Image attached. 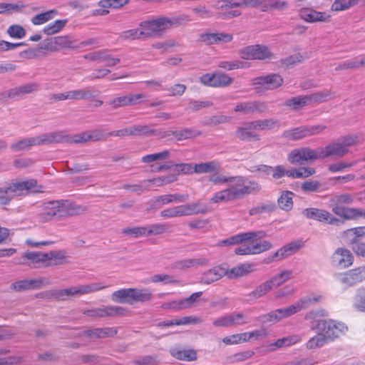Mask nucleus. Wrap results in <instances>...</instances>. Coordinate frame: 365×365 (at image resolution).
Masks as SVG:
<instances>
[{
    "mask_svg": "<svg viewBox=\"0 0 365 365\" xmlns=\"http://www.w3.org/2000/svg\"><path fill=\"white\" fill-rule=\"evenodd\" d=\"M283 83V78L278 74H270L260 76L254 79L253 84L262 86L267 90H272L279 87Z\"/></svg>",
    "mask_w": 365,
    "mask_h": 365,
    "instance_id": "nucleus-24",
    "label": "nucleus"
},
{
    "mask_svg": "<svg viewBox=\"0 0 365 365\" xmlns=\"http://www.w3.org/2000/svg\"><path fill=\"white\" fill-rule=\"evenodd\" d=\"M150 282L153 283L163 282L165 284H180V280L175 279L173 276L166 274H156L150 277Z\"/></svg>",
    "mask_w": 365,
    "mask_h": 365,
    "instance_id": "nucleus-48",
    "label": "nucleus"
},
{
    "mask_svg": "<svg viewBox=\"0 0 365 365\" xmlns=\"http://www.w3.org/2000/svg\"><path fill=\"white\" fill-rule=\"evenodd\" d=\"M191 19L189 15L182 14L172 17L160 16L150 20L143 21L139 24L141 29H129L122 31L119 37L123 40H135L158 37L166 30L180 26Z\"/></svg>",
    "mask_w": 365,
    "mask_h": 365,
    "instance_id": "nucleus-1",
    "label": "nucleus"
},
{
    "mask_svg": "<svg viewBox=\"0 0 365 365\" xmlns=\"http://www.w3.org/2000/svg\"><path fill=\"white\" fill-rule=\"evenodd\" d=\"M217 168L216 163L209 161L195 164L194 166V173H210L213 172Z\"/></svg>",
    "mask_w": 365,
    "mask_h": 365,
    "instance_id": "nucleus-57",
    "label": "nucleus"
},
{
    "mask_svg": "<svg viewBox=\"0 0 365 365\" xmlns=\"http://www.w3.org/2000/svg\"><path fill=\"white\" fill-rule=\"evenodd\" d=\"M359 162V160H356V161H351V162H344V161L337 162V163L329 165L328 170L331 173L341 172L346 168H349L355 166Z\"/></svg>",
    "mask_w": 365,
    "mask_h": 365,
    "instance_id": "nucleus-61",
    "label": "nucleus"
},
{
    "mask_svg": "<svg viewBox=\"0 0 365 365\" xmlns=\"http://www.w3.org/2000/svg\"><path fill=\"white\" fill-rule=\"evenodd\" d=\"M240 55L243 59L265 60L274 57L273 53L264 45L255 44L248 46L240 51Z\"/></svg>",
    "mask_w": 365,
    "mask_h": 365,
    "instance_id": "nucleus-10",
    "label": "nucleus"
},
{
    "mask_svg": "<svg viewBox=\"0 0 365 365\" xmlns=\"http://www.w3.org/2000/svg\"><path fill=\"white\" fill-rule=\"evenodd\" d=\"M282 137L289 140H299L307 138L306 125L286 130L283 132Z\"/></svg>",
    "mask_w": 365,
    "mask_h": 365,
    "instance_id": "nucleus-31",
    "label": "nucleus"
},
{
    "mask_svg": "<svg viewBox=\"0 0 365 365\" xmlns=\"http://www.w3.org/2000/svg\"><path fill=\"white\" fill-rule=\"evenodd\" d=\"M253 239L248 241V245H242L235 250V253L238 255H258L270 250L272 247L270 242L267 240H259Z\"/></svg>",
    "mask_w": 365,
    "mask_h": 365,
    "instance_id": "nucleus-9",
    "label": "nucleus"
},
{
    "mask_svg": "<svg viewBox=\"0 0 365 365\" xmlns=\"http://www.w3.org/2000/svg\"><path fill=\"white\" fill-rule=\"evenodd\" d=\"M108 287V285H106L103 282H93L88 284L80 285L82 295L98 292Z\"/></svg>",
    "mask_w": 365,
    "mask_h": 365,
    "instance_id": "nucleus-55",
    "label": "nucleus"
},
{
    "mask_svg": "<svg viewBox=\"0 0 365 365\" xmlns=\"http://www.w3.org/2000/svg\"><path fill=\"white\" fill-rule=\"evenodd\" d=\"M233 82V78L223 73H214V88L226 87Z\"/></svg>",
    "mask_w": 365,
    "mask_h": 365,
    "instance_id": "nucleus-51",
    "label": "nucleus"
},
{
    "mask_svg": "<svg viewBox=\"0 0 365 365\" xmlns=\"http://www.w3.org/2000/svg\"><path fill=\"white\" fill-rule=\"evenodd\" d=\"M360 2V0H334L331 9L334 11H344Z\"/></svg>",
    "mask_w": 365,
    "mask_h": 365,
    "instance_id": "nucleus-50",
    "label": "nucleus"
},
{
    "mask_svg": "<svg viewBox=\"0 0 365 365\" xmlns=\"http://www.w3.org/2000/svg\"><path fill=\"white\" fill-rule=\"evenodd\" d=\"M232 326H241L250 322V318L241 312L230 314Z\"/></svg>",
    "mask_w": 365,
    "mask_h": 365,
    "instance_id": "nucleus-63",
    "label": "nucleus"
},
{
    "mask_svg": "<svg viewBox=\"0 0 365 365\" xmlns=\"http://www.w3.org/2000/svg\"><path fill=\"white\" fill-rule=\"evenodd\" d=\"M302 214L307 219L314 220L321 222H325L331 225L340 226L344 224V220L334 217L329 211L317 207L306 208Z\"/></svg>",
    "mask_w": 365,
    "mask_h": 365,
    "instance_id": "nucleus-8",
    "label": "nucleus"
},
{
    "mask_svg": "<svg viewBox=\"0 0 365 365\" xmlns=\"http://www.w3.org/2000/svg\"><path fill=\"white\" fill-rule=\"evenodd\" d=\"M43 188L35 179L6 182L0 187V205H7L16 197L42 192Z\"/></svg>",
    "mask_w": 365,
    "mask_h": 365,
    "instance_id": "nucleus-2",
    "label": "nucleus"
},
{
    "mask_svg": "<svg viewBox=\"0 0 365 365\" xmlns=\"http://www.w3.org/2000/svg\"><path fill=\"white\" fill-rule=\"evenodd\" d=\"M75 48L73 42L67 36H59L48 39V42L43 48L51 51H58L59 49Z\"/></svg>",
    "mask_w": 365,
    "mask_h": 365,
    "instance_id": "nucleus-26",
    "label": "nucleus"
},
{
    "mask_svg": "<svg viewBox=\"0 0 365 365\" xmlns=\"http://www.w3.org/2000/svg\"><path fill=\"white\" fill-rule=\"evenodd\" d=\"M292 271L284 270L279 274L272 277L269 280L273 287H277L287 282L292 277Z\"/></svg>",
    "mask_w": 365,
    "mask_h": 365,
    "instance_id": "nucleus-49",
    "label": "nucleus"
},
{
    "mask_svg": "<svg viewBox=\"0 0 365 365\" xmlns=\"http://www.w3.org/2000/svg\"><path fill=\"white\" fill-rule=\"evenodd\" d=\"M25 259L30 261L34 267H48L51 265V262H48L47 252H26L23 256Z\"/></svg>",
    "mask_w": 365,
    "mask_h": 365,
    "instance_id": "nucleus-28",
    "label": "nucleus"
},
{
    "mask_svg": "<svg viewBox=\"0 0 365 365\" xmlns=\"http://www.w3.org/2000/svg\"><path fill=\"white\" fill-rule=\"evenodd\" d=\"M95 96L91 88H84L78 90L68 91L64 93L53 94L50 99L54 101L66 100H89Z\"/></svg>",
    "mask_w": 365,
    "mask_h": 365,
    "instance_id": "nucleus-13",
    "label": "nucleus"
},
{
    "mask_svg": "<svg viewBox=\"0 0 365 365\" xmlns=\"http://www.w3.org/2000/svg\"><path fill=\"white\" fill-rule=\"evenodd\" d=\"M170 354L179 360L192 361L197 359V353L193 349H180L179 348H172L170 350Z\"/></svg>",
    "mask_w": 365,
    "mask_h": 365,
    "instance_id": "nucleus-30",
    "label": "nucleus"
},
{
    "mask_svg": "<svg viewBox=\"0 0 365 365\" xmlns=\"http://www.w3.org/2000/svg\"><path fill=\"white\" fill-rule=\"evenodd\" d=\"M235 200L232 197L230 192H229L227 187L215 192L213 197L210 199V202L212 203H220V202H227L230 201H234Z\"/></svg>",
    "mask_w": 365,
    "mask_h": 365,
    "instance_id": "nucleus-52",
    "label": "nucleus"
},
{
    "mask_svg": "<svg viewBox=\"0 0 365 365\" xmlns=\"http://www.w3.org/2000/svg\"><path fill=\"white\" fill-rule=\"evenodd\" d=\"M302 337L300 334H293L277 339L274 344L277 348H281L296 344L302 341Z\"/></svg>",
    "mask_w": 365,
    "mask_h": 365,
    "instance_id": "nucleus-46",
    "label": "nucleus"
},
{
    "mask_svg": "<svg viewBox=\"0 0 365 365\" xmlns=\"http://www.w3.org/2000/svg\"><path fill=\"white\" fill-rule=\"evenodd\" d=\"M254 130H264L274 128L276 125L279 126V122L274 119H263L252 121Z\"/></svg>",
    "mask_w": 365,
    "mask_h": 365,
    "instance_id": "nucleus-45",
    "label": "nucleus"
},
{
    "mask_svg": "<svg viewBox=\"0 0 365 365\" xmlns=\"http://www.w3.org/2000/svg\"><path fill=\"white\" fill-rule=\"evenodd\" d=\"M353 202L354 197L350 194L335 195L330 200L331 211L344 221L356 220L360 217L365 218V210L343 206L344 205H350Z\"/></svg>",
    "mask_w": 365,
    "mask_h": 365,
    "instance_id": "nucleus-4",
    "label": "nucleus"
},
{
    "mask_svg": "<svg viewBox=\"0 0 365 365\" xmlns=\"http://www.w3.org/2000/svg\"><path fill=\"white\" fill-rule=\"evenodd\" d=\"M352 307L356 311L365 313V288L360 287L356 290L352 300Z\"/></svg>",
    "mask_w": 365,
    "mask_h": 365,
    "instance_id": "nucleus-37",
    "label": "nucleus"
},
{
    "mask_svg": "<svg viewBox=\"0 0 365 365\" xmlns=\"http://www.w3.org/2000/svg\"><path fill=\"white\" fill-rule=\"evenodd\" d=\"M319 148L312 149L308 147L293 150L288 156V160L292 164L301 165L304 161L321 159Z\"/></svg>",
    "mask_w": 365,
    "mask_h": 365,
    "instance_id": "nucleus-11",
    "label": "nucleus"
},
{
    "mask_svg": "<svg viewBox=\"0 0 365 365\" xmlns=\"http://www.w3.org/2000/svg\"><path fill=\"white\" fill-rule=\"evenodd\" d=\"M227 189L235 200H240L261 190L260 185L242 175L229 176Z\"/></svg>",
    "mask_w": 365,
    "mask_h": 365,
    "instance_id": "nucleus-5",
    "label": "nucleus"
},
{
    "mask_svg": "<svg viewBox=\"0 0 365 365\" xmlns=\"http://www.w3.org/2000/svg\"><path fill=\"white\" fill-rule=\"evenodd\" d=\"M127 310L125 308L118 306H106L92 309L83 310V314L91 317H105L123 316Z\"/></svg>",
    "mask_w": 365,
    "mask_h": 365,
    "instance_id": "nucleus-16",
    "label": "nucleus"
},
{
    "mask_svg": "<svg viewBox=\"0 0 365 365\" xmlns=\"http://www.w3.org/2000/svg\"><path fill=\"white\" fill-rule=\"evenodd\" d=\"M252 123L246 122L242 126L238 127L235 131L236 137L243 141L258 140L259 135L255 132Z\"/></svg>",
    "mask_w": 365,
    "mask_h": 365,
    "instance_id": "nucleus-27",
    "label": "nucleus"
},
{
    "mask_svg": "<svg viewBox=\"0 0 365 365\" xmlns=\"http://www.w3.org/2000/svg\"><path fill=\"white\" fill-rule=\"evenodd\" d=\"M202 132L199 130H195L190 128H183L182 130H177L172 131V135L177 140H184L191 138H195L200 135Z\"/></svg>",
    "mask_w": 365,
    "mask_h": 365,
    "instance_id": "nucleus-34",
    "label": "nucleus"
},
{
    "mask_svg": "<svg viewBox=\"0 0 365 365\" xmlns=\"http://www.w3.org/2000/svg\"><path fill=\"white\" fill-rule=\"evenodd\" d=\"M276 311L278 315V319L280 321L284 318H287L297 313L298 312H299V309L296 302L295 304H293L287 307L277 309H276Z\"/></svg>",
    "mask_w": 365,
    "mask_h": 365,
    "instance_id": "nucleus-56",
    "label": "nucleus"
},
{
    "mask_svg": "<svg viewBox=\"0 0 365 365\" xmlns=\"http://www.w3.org/2000/svg\"><path fill=\"white\" fill-rule=\"evenodd\" d=\"M117 330L112 327L96 328L85 331V334L93 338H106L115 335Z\"/></svg>",
    "mask_w": 365,
    "mask_h": 365,
    "instance_id": "nucleus-32",
    "label": "nucleus"
},
{
    "mask_svg": "<svg viewBox=\"0 0 365 365\" xmlns=\"http://www.w3.org/2000/svg\"><path fill=\"white\" fill-rule=\"evenodd\" d=\"M188 195L170 194L158 196L156 202L160 205L183 202L188 199Z\"/></svg>",
    "mask_w": 365,
    "mask_h": 365,
    "instance_id": "nucleus-35",
    "label": "nucleus"
},
{
    "mask_svg": "<svg viewBox=\"0 0 365 365\" xmlns=\"http://www.w3.org/2000/svg\"><path fill=\"white\" fill-rule=\"evenodd\" d=\"M252 266L250 264H241L226 271L225 275L230 279L247 275L252 271Z\"/></svg>",
    "mask_w": 365,
    "mask_h": 365,
    "instance_id": "nucleus-38",
    "label": "nucleus"
},
{
    "mask_svg": "<svg viewBox=\"0 0 365 365\" xmlns=\"http://www.w3.org/2000/svg\"><path fill=\"white\" fill-rule=\"evenodd\" d=\"M284 105L292 110H296L309 106V102L307 96H298L287 99L284 102Z\"/></svg>",
    "mask_w": 365,
    "mask_h": 365,
    "instance_id": "nucleus-39",
    "label": "nucleus"
},
{
    "mask_svg": "<svg viewBox=\"0 0 365 365\" xmlns=\"http://www.w3.org/2000/svg\"><path fill=\"white\" fill-rule=\"evenodd\" d=\"M58 14L57 10L51 9L43 13L35 15L31 19L34 25H41L53 19Z\"/></svg>",
    "mask_w": 365,
    "mask_h": 365,
    "instance_id": "nucleus-43",
    "label": "nucleus"
},
{
    "mask_svg": "<svg viewBox=\"0 0 365 365\" xmlns=\"http://www.w3.org/2000/svg\"><path fill=\"white\" fill-rule=\"evenodd\" d=\"M316 332L317 334L311 337L306 343V348L307 349H315L321 348L327 344L329 343V341L319 331Z\"/></svg>",
    "mask_w": 365,
    "mask_h": 365,
    "instance_id": "nucleus-41",
    "label": "nucleus"
},
{
    "mask_svg": "<svg viewBox=\"0 0 365 365\" xmlns=\"http://www.w3.org/2000/svg\"><path fill=\"white\" fill-rule=\"evenodd\" d=\"M299 15L302 19L308 23L331 21V16L327 12H321L310 8H303L299 10Z\"/></svg>",
    "mask_w": 365,
    "mask_h": 365,
    "instance_id": "nucleus-18",
    "label": "nucleus"
},
{
    "mask_svg": "<svg viewBox=\"0 0 365 365\" xmlns=\"http://www.w3.org/2000/svg\"><path fill=\"white\" fill-rule=\"evenodd\" d=\"M301 188L305 192H321L324 190L322 183L317 180L304 181L302 184Z\"/></svg>",
    "mask_w": 365,
    "mask_h": 365,
    "instance_id": "nucleus-58",
    "label": "nucleus"
},
{
    "mask_svg": "<svg viewBox=\"0 0 365 365\" xmlns=\"http://www.w3.org/2000/svg\"><path fill=\"white\" fill-rule=\"evenodd\" d=\"M323 299L324 297L322 294H309L299 299L297 304L299 311H301L321 302Z\"/></svg>",
    "mask_w": 365,
    "mask_h": 365,
    "instance_id": "nucleus-33",
    "label": "nucleus"
},
{
    "mask_svg": "<svg viewBox=\"0 0 365 365\" xmlns=\"http://www.w3.org/2000/svg\"><path fill=\"white\" fill-rule=\"evenodd\" d=\"M312 331H319L329 342H333L348 331V327L343 322L331 319L314 321L311 325Z\"/></svg>",
    "mask_w": 365,
    "mask_h": 365,
    "instance_id": "nucleus-6",
    "label": "nucleus"
},
{
    "mask_svg": "<svg viewBox=\"0 0 365 365\" xmlns=\"http://www.w3.org/2000/svg\"><path fill=\"white\" fill-rule=\"evenodd\" d=\"M338 279L346 287L356 285L365 279V265L339 274Z\"/></svg>",
    "mask_w": 365,
    "mask_h": 365,
    "instance_id": "nucleus-14",
    "label": "nucleus"
},
{
    "mask_svg": "<svg viewBox=\"0 0 365 365\" xmlns=\"http://www.w3.org/2000/svg\"><path fill=\"white\" fill-rule=\"evenodd\" d=\"M319 157L321 159L329 157L341 158L347 154V150L341 145L339 140L319 147Z\"/></svg>",
    "mask_w": 365,
    "mask_h": 365,
    "instance_id": "nucleus-23",
    "label": "nucleus"
},
{
    "mask_svg": "<svg viewBox=\"0 0 365 365\" xmlns=\"http://www.w3.org/2000/svg\"><path fill=\"white\" fill-rule=\"evenodd\" d=\"M77 295H82L80 285L66 289H51L45 293L46 297L58 301H66Z\"/></svg>",
    "mask_w": 365,
    "mask_h": 365,
    "instance_id": "nucleus-21",
    "label": "nucleus"
},
{
    "mask_svg": "<svg viewBox=\"0 0 365 365\" xmlns=\"http://www.w3.org/2000/svg\"><path fill=\"white\" fill-rule=\"evenodd\" d=\"M32 146H34L33 138H24L16 143H12L10 148L13 151L19 152L29 150Z\"/></svg>",
    "mask_w": 365,
    "mask_h": 365,
    "instance_id": "nucleus-54",
    "label": "nucleus"
},
{
    "mask_svg": "<svg viewBox=\"0 0 365 365\" xmlns=\"http://www.w3.org/2000/svg\"><path fill=\"white\" fill-rule=\"evenodd\" d=\"M267 233L263 230H259L255 232H247L239 233L232 235L227 239L220 240L217 245L220 247H226L235 245L242 244L247 241L252 240L253 239H262L266 237Z\"/></svg>",
    "mask_w": 365,
    "mask_h": 365,
    "instance_id": "nucleus-12",
    "label": "nucleus"
},
{
    "mask_svg": "<svg viewBox=\"0 0 365 365\" xmlns=\"http://www.w3.org/2000/svg\"><path fill=\"white\" fill-rule=\"evenodd\" d=\"M67 22V19L56 20L45 26L43 31L46 35L48 36L55 34L61 31Z\"/></svg>",
    "mask_w": 365,
    "mask_h": 365,
    "instance_id": "nucleus-47",
    "label": "nucleus"
},
{
    "mask_svg": "<svg viewBox=\"0 0 365 365\" xmlns=\"http://www.w3.org/2000/svg\"><path fill=\"white\" fill-rule=\"evenodd\" d=\"M226 270L219 266L214 267L212 269L204 272L200 278V282L210 284L216 282L225 275Z\"/></svg>",
    "mask_w": 365,
    "mask_h": 365,
    "instance_id": "nucleus-29",
    "label": "nucleus"
},
{
    "mask_svg": "<svg viewBox=\"0 0 365 365\" xmlns=\"http://www.w3.org/2000/svg\"><path fill=\"white\" fill-rule=\"evenodd\" d=\"M305 57L300 53H297L281 59V63L286 66H294L302 63Z\"/></svg>",
    "mask_w": 365,
    "mask_h": 365,
    "instance_id": "nucleus-59",
    "label": "nucleus"
},
{
    "mask_svg": "<svg viewBox=\"0 0 365 365\" xmlns=\"http://www.w3.org/2000/svg\"><path fill=\"white\" fill-rule=\"evenodd\" d=\"M294 193L290 191H284L282 192L281 196L278 198L279 207L284 210L289 211L293 207L292 197Z\"/></svg>",
    "mask_w": 365,
    "mask_h": 365,
    "instance_id": "nucleus-44",
    "label": "nucleus"
},
{
    "mask_svg": "<svg viewBox=\"0 0 365 365\" xmlns=\"http://www.w3.org/2000/svg\"><path fill=\"white\" fill-rule=\"evenodd\" d=\"M52 143L70 144V135L66 131L51 132Z\"/></svg>",
    "mask_w": 365,
    "mask_h": 365,
    "instance_id": "nucleus-64",
    "label": "nucleus"
},
{
    "mask_svg": "<svg viewBox=\"0 0 365 365\" xmlns=\"http://www.w3.org/2000/svg\"><path fill=\"white\" fill-rule=\"evenodd\" d=\"M146 227V235H158L165 232L168 230V225L165 223H155L148 225Z\"/></svg>",
    "mask_w": 365,
    "mask_h": 365,
    "instance_id": "nucleus-53",
    "label": "nucleus"
},
{
    "mask_svg": "<svg viewBox=\"0 0 365 365\" xmlns=\"http://www.w3.org/2000/svg\"><path fill=\"white\" fill-rule=\"evenodd\" d=\"M179 209L180 217L193 215L205 212L204 209L200 207V202L179 205Z\"/></svg>",
    "mask_w": 365,
    "mask_h": 365,
    "instance_id": "nucleus-40",
    "label": "nucleus"
},
{
    "mask_svg": "<svg viewBox=\"0 0 365 365\" xmlns=\"http://www.w3.org/2000/svg\"><path fill=\"white\" fill-rule=\"evenodd\" d=\"M122 233L135 238L147 236L145 226L126 227L122 230Z\"/></svg>",
    "mask_w": 365,
    "mask_h": 365,
    "instance_id": "nucleus-60",
    "label": "nucleus"
},
{
    "mask_svg": "<svg viewBox=\"0 0 365 365\" xmlns=\"http://www.w3.org/2000/svg\"><path fill=\"white\" fill-rule=\"evenodd\" d=\"M354 262V257L351 252L345 248H337L332 255V264L340 269H345L350 267Z\"/></svg>",
    "mask_w": 365,
    "mask_h": 365,
    "instance_id": "nucleus-20",
    "label": "nucleus"
},
{
    "mask_svg": "<svg viewBox=\"0 0 365 365\" xmlns=\"http://www.w3.org/2000/svg\"><path fill=\"white\" fill-rule=\"evenodd\" d=\"M209 261L205 258L185 259L175 262L178 269H185L197 266L207 265Z\"/></svg>",
    "mask_w": 365,
    "mask_h": 365,
    "instance_id": "nucleus-36",
    "label": "nucleus"
},
{
    "mask_svg": "<svg viewBox=\"0 0 365 365\" xmlns=\"http://www.w3.org/2000/svg\"><path fill=\"white\" fill-rule=\"evenodd\" d=\"M152 298L150 289L138 288H123L115 291L111 294L112 301L118 303L133 304L136 302H145Z\"/></svg>",
    "mask_w": 365,
    "mask_h": 365,
    "instance_id": "nucleus-7",
    "label": "nucleus"
},
{
    "mask_svg": "<svg viewBox=\"0 0 365 365\" xmlns=\"http://www.w3.org/2000/svg\"><path fill=\"white\" fill-rule=\"evenodd\" d=\"M145 97L143 93L129 94L114 98L107 102V104L112 109H117L120 107L128 106H134L141 103L142 100Z\"/></svg>",
    "mask_w": 365,
    "mask_h": 365,
    "instance_id": "nucleus-19",
    "label": "nucleus"
},
{
    "mask_svg": "<svg viewBox=\"0 0 365 365\" xmlns=\"http://www.w3.org/2000/svg\"><path fill=\"white\" fill-rule=\"evenodd\" d=\"M268 110L266 102L258 101H249L240 102L235 105L233 111L243 115L253 114L255 113H262Z\"/></svg>",
    "mask_w": 365,
    "mask_h": 365,
    "instance_id": "nucleus-15",
    "label": "nucleus"
},
{
    "mask_svg": "<svg viewBox=\"0 0 365 365\" xmlns=\"http://www.w3.org/2000/svg\"><path fill=\"white\" fill-rule=\"evenodd\" d=\"M39 85L32 82L13 88L6 91V94L10 98H19L26 94H30L38 91Z\"/></svg>",
    "mask_w": 365,
    "mask_h": 365,
    "instance_id": "nucleus-25",
    "label": "nucleus"
},
{
    "mask_svg": "<svg viewBox=\"0 0 365 365\" xmlns=\"http://www.w3.org/2000/svg\"><path fill=\"white\" fill-rule=\"evenodd\" d=\"M7 34L13 38L21 39L26 36V32L21 25L14 24L9 26L7 29Z\"/></svg>",
    "mask_w": 365,
    "mask_h": 365,
    "instance_id": "nucleus-62",
    "label": "nucleus"
},
{
    "mask_svg": "<svg viewBox=\"0 0 365 365\" xmlns=\"http://www.w3.org/2000/svg\"><path fill=\"white\" fill-rule=\"evenodd\" d=\"M302 247V243L299 241L292 242L277 251L273 253L272 255L269 256L266 259V263H270L273 262L275 259H284L294 253L297 252L301 247Z\"/></svg>",
    "mask_w": 365,
    "mask_h": 365,
    "instance_id": "nucleus-22",
    "label": "nucleus"
},
{
    "mask_svg": "<svg viewBox=\"0 0 365 365\" xmlns=\"http://www.w3.org/2000/svg\"><path fill=\"white\" fill-rule=\"evenodd\" d=\"M50 282L46 278H38L23 279L11 284V288L17 292H23L30 289H37L49 284Z\"/></svg>",
    "mask_w": 365,
    "mask_h": 365,
    "instance_id": "nucleus-17",
    "label": "nucleus"
},
{
    "mask_svg": "<svg viewBox=\"0 0 365 365\" xmlns=\"http://www.w3.org/2000/svg\"><path fill=\"white\" fill-rule=\"evenodd\" d=\"M272 288L273 287L271 284L269 280H267L266 282L258 285L253 291L250 292L247 296L252 299H258L269 292Z\"/></svg>",
    "mask_w": 365,
    "mask_h": 365,
    "instance_id": "nucleus-42",
    "label": "nucleus"
},
{
    "mask_svg": "<svg viewBox=\"0 0 365 365\" xmlns=\"http://www.w3.org/2000/svg\"><path fill=\"white\" fill-rule=\"evenodd\" d=\"M82 210L81 206L68 200L48 201L43 204V211L39 215V218L42 222H48L78 215Z\"/></svg>",
    "mask_w": 365,
    "mask_h": 365,
    "instance_id": "nucleus-3",
    "label": "nucleus"
}]
</instances>
